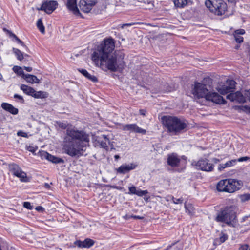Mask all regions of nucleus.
Segmentation results:
<instances>
[{
    "label": "nucleus",
    "mask_w": 250,
    "mask_h": 250,
    "mask_svg": "<svg viewBox=\"0 0 250 250\" xmlns=\"http://www.w3.org/2000/svg\"><path fill=\"white\" fill-rule=\"evenodd\" d=\"M14 98H16V99H18L19 100H20V101L22 103H24V99L22 97V96H21V95H19L17 94H15L14 95Z\"/></svg>",
    "instance_id": "49530a36"
},
{
    "label": "nucleus",
    "mask_w": 250,
    "mask_h": 250,
    "mask_svg": "<svg viewBox=\"0 0 250 250\" xmlns=\"http://www.w3.org/2000/svg\"><path fill=\"white\" fill-rule=\"evenodd\" d=\"M7 32L9 33L10 37L14 38L15 39V40L18 42V43H20L21 45L23 46H25L24 42L21 40H20L16 35H15L14 33H12L10 31L7 30Z\"/></svg>",
    "instance_id": "2f4dec72"
},
{
    "label": "nucleus",
    "mask_w": 250,
    "mask_h": 250,
    "mask_svg": "<svg viewBox=\"0 0 250 250\" xmlns=\"http://www.w3.org/2000/svg\"><path fill=\"white\" fill-rule=\"evenodd\" d=\"M23 79L28 83H39L40 80L35 75L31 74H26Z\"/></svg>",
    "instance_id": "5701e85b"
},
{
    "label": "nucleus",
    "mask_w": 250,
    "mask_h": 250,
    "mask_svg": "<svg viewBox=\"0 0 250 250\" xmlns=\"http://www.w3.org/2000/svg\"><path fill=\"white\" fill-rule=\"evenodd\" d=\"M114 42L112 39L104 40L98 49L94 51L92 55V60L97 65L101 67L105 66L112 72L123 70L125 66L124 61V55L120 52L111 53L114 49Z\"/></svg>",
    "instance_id": "f03ea898"
},
{
    "label": "nucleus",
    "mask_w": 250,
    "mask_h": 250,
    "mask_svg": "<svg viewBox=\"0 0 250 250\" xmlns=\"http://www.w3.org/2000/svg\"><path fill=\"white\" fill-rule=\"evenodd\" d=\"M132 25H133L131 23H127V24H125L122 25V28H123L124 26H130Z\"/></svg>",
    "instance_id": "13d9d810"
},
{
    "label": "nucleus",
    "mask_w": 250,
    "mask_h": 250,
    "mask_svg": "<svg viewBox=\"0 0 250 250\" xmlns=\"http://www.w3.org/2000/svg\"><path fill=\"white\" fill-rule=\"evenodd\" d=\"M47 96L48 94L47 92L42 91H36L35 90L32 96V97L35 98H45Z\"/></svg>",
    "instance_id": "a878e982"
},
{
    "label": "nucleus",
    "mask_w": 250,
    "mask_h": 250,
    "mask_svg": "<svg viewBox=\"0 0 250 250\" xmlns=\"http://www.w3.org/2000/svg\"><path fill=\"white\" fill-rule=\"evenodd\" d=\"M23 207L25 208H26L27 209H31L32 208V206L31 205V203L30 202H24V203H23Z\"/></svg>",
    "instance_id": "a18cd8bd"
},
{
    "label": "nucleus",
    "mask_w": 250,
    "mask_h": 250,
    "mask_svg": "<svg viewBox=\"0 0 250 250\" xmlns=\"http://www.w3.org/2000/svg\"><path fill=\"white\" fill-rule=\"evenodd\" d=\"M39 155L42 159H45L47 160L48 156L49 155V153L46 151L42 150L39 152Z\"/></svg>",
    "instance_id": "4c0bfd02"
},
{
    "label": "nucleus",
    "mask_w": 250,
    "mask_h": 250,
    "mask_svg": "<svg viewBox=\"0 0 250 250\" xmlns=\"http://www.w3.org/2000/svg\"><path fill=\"white\" fill-rule=\"evenodd\" d=\"M185 208L187 212L189 214L192 213L193 211V207L191 204L185 203Z\"/></svg>",
    "instance_id": "72a5a7b5"
},
{
    "label": "nucleus",
    "mask_w": 250,
    "mask_h": 250,
    "mask_svg": "<svg viewBox=\"0 0 250 250\" xmlns=\"http://www.w3.org/2000/svg\"><path fill=\"white\" fill-rule=\"evenodd\" d=\"M168 248H169V247H168V248H167L166 250H168Z\"/></svg>",
    "instance_id": "774afa93"
},
{
    "label": "nucleus",
    "mask_w": 250,
    "mask_h": 250,
    "mask_svg": "<svg viewBox=\"0 0 250 250\" xmlns=\"http://www.w3.org/2000/svg\"><path fill=\"white\" fill-rule=\"evenodd\" d=\"M235 214L234 207H226L217 213L215 220L217 222H224L229 225L235 219Z\"/></svg>",
    "instance_id": "39448f33"
},
{
    "label": "nucleus",
    "mask_w": 250,
    "mask_h": 250,
    "mask_svg": "<svg viewBox=\"0 0 250 250\" xmlns=\"http://www.w3.org/2000/svg\"><path fill=\"white\" fill-rule=\"evenodd\" d=\"M148 193L147 190H142L140 189H137L136 195L142 197L143 196L147 194Z\"/></svg>",
    "instance_id": "e433bc0d"
},
{
    "label": "nucleus",
    "mask_w": 250,
    "mask_h": 250,
    "mask_svg": "<svg viewBox=\"0 0 250 250\" xmlns=\"http://www.w3.org/2000/svg\"><path fill=\"white\" fill-rule=\"evenodd\" d=\"M172 202L175 204H182L183 203L184 199L183 198H180L179 199H176L174 198L173 196L170 197Z\"/></svg>",
    "instance_id": "c9c22d12"
},
{
    "label": "nucleus",
    "mask_w": 250,
    "mask_h": 250,
    "mask_svg": "<svg viewBox=\"0 0 250 250\" xmlns=\"http://www.w3.org/2000/svg\"><path fill=\"white\" fill-rule=\"evenodd\" d=\"M9 170L13 175L18 177L21 181L26 182L28 178L26 173L22 170L21 168L17 165L12 164L9 166Z\"/></svg>",
    "instance_id": "6e6552de"
},
{
    "label": "nucleus",
    "mask_w": 250,
    "mask_h": 250,
    "mask_svg": "<svg viewBox=\"0 0 250 250\" xmlns=\"http://www.w3.org/2000/svg\"><path fill=\"white\" fill-rule=\"evenodd\" d=\"M137 165L135 163L125 164L122 165L116 169L117 173L125 174L136 168Z\"/></svg>",
    "instance_id": "dca6fc26"
},
{
    "label": "nucleus",
    "mask_w": 250,
    "mask_h": 250,
    "mask_svg": "<svg viewBox=\"0 0 250 250\" xmlns=\"http://www.w3.org/2000/svg\"><path fill=\"white\" fill-rule=\"evenodd\" d=\"M17 134V135L19 136H21V137H25V138L28 137V135L27 134V133L23 132L21 130H20V131H18Z\"/></svg>",
    "instance_id": "79ce46f5"
},
{
    "label": "nucleus",
    "mask_w": 250,
    "mask_h": 250,
    "mask_svg": "<svg viewBox=\"0 0 250 250\" xmlns=\"http://www.w3.org/2000/svg\"><path fill=\"white\" fill-rule=\"evenodd\" d=\"M239 47H240L239 45H236L235 46V49H238L239 48Z\"/></svg>",
    "instance_id": "0e129e2a"
},
{
    "label": "nucleus",
    "mask_w": 250,
    "mask_h": 250,
    "mask_svg": "<svg viewBox=\"0 0 250 250\" xmlns=\"http://www.w3.org/2000/svg\"><path fill=\"white\" fill-rule=\"evenodd\" d=\"M97 0H81L79 7L81 10L85 13L89 12L97 3Z\"/></svg>",
    "instance_id": "f8f14e48"
},
{
    "label": "nucleus",
    "mask_w": 250,
    "mask_h": 250,
    "mask_svg": "<svg viewBox=\"0 0 250 250\" xmlns=\"http://www.w3.org/2000/svg\"><path fill=\"white\" fill-rule=\"evenodd\" d=\"M68 9L75 15H79L80 13L77 6L76 0H66L65 1Z\"/></svg>",
    "instance_id": "f3484780"
},
{
    "label": "nucleus",
    "mask_w": 250,
    "mask_h": 250,
    "mask_svg": "<svg viewBox=\"0 0 250 250\" xmlns=\"http://www.w3.org/2000/svg\"><path fill=\"white\" fill-rule=\"evenodd\" d=\"M205 5L212 13L222 15L227 11V4L222 0H206Z\"/></svg>",
    "instance_id": "423d86ee"
},
{
    "label": "nucleus",
    "mask_w": 250,
    "mask_h": 250,
    "mask_svg": "<svg viewBox=\"0 0 250 250\" xmlns=\"http://www.w3.org/2000/svg\"><path fill=\"white\" fill-rule=\"evenodd\" d=\"M145 200H147L148 198H145Z\"/></svg>",
    "instance_id": "338daca9"
},
{
    "label": "nucleus",
    "mask_w": 250,
    "mask_h": 250,
    "mask_svg": "<svg viewBox=\"0 0 250 250\" xmlns=\"http://www.w3.org/2000/svg\"><path fill=\"white\" fill-rule=\"evenodd\" d=\"M249 248V245L247 244L242 245L240 246L239 250H248Z\"/></svg>",
    "instance_id": "de8ad7c7"
},
{
    "label": "nucleus",
    "mask_w": 250,
    "mask_h": 250,
    "mask_svg": "<svg viewBox=\"0 0 250 250\" xmlns=\"http://www.w3.org/2000/svg\"><path fill=\"white\" fill-rule=\"evenodd\" d=\"M245 33V31L243 29H239L235 31L234 33V36L243 35Z\"/></svg>",
    "instance_id": "a19ab883"
},
{
    "label": "nucleus",
    "mask_w": 250,
    "mask_h": 250,
    "mask_svg": "<svg viewBox=\"0 0 250 250\" xmlns=\"http://www.w3.org/2000/svg\"><path fill=\"white\" fill-rule=\"evenodd\" d=\"M44 187L47 189H49L50 188V185L48 183H45L44 184Z\"/></svg>",
    "instance_id": "4d7b16f0"
},
{
    "label": "nucleus",
    "mask_w": 250,
    "mask_h": 250,
    "mask_svg": "<svg viewBox=\"0 0 250 250\" xmlns=\"http://www.w3.org/2000/svg\"><path fill=\"white\" fill-rule=\"evenodd\" d=\"M249 159H250V158L248 157H241V158H239L238 160H237V161H239V162L245 161Z\"/></svg>",
    "instance_id": "09e8293b"
},
{
    "label": "nucleus",
    "mask_w": 250,
    "mask_h": 250,
    "mask_svg": "<svg viewBox=\"0 0 250 250\" xmlns=\"http://www.w3.org/2000/svg\"><path fill=\"white\" fill-rule=\"evenodd\" d=\"M236 83L233 80H228L226 83L217 88V91L222 95L231 92L235 87Z\"/></svg>",
    "instance_id": "1a4fd4ad"
},
{
    "label": "nucleus",
    "mask_w": 250,
    "mask_h": 250,
    "mask_svg": "<svg viewBox=\"0 0 250 250\" xmlns=\"http://www.w3.org/2000/svg\"><path fill=\"white\" fill-rule=\"evenodd\" d=\"M236 163L237 160L236 159H233L230 161H229L225 163V164H220L218 166V169L219 171H221L226 167H229L233 166H234L236 164Z\"/></svg>",
    "instance_id": "4be33fe9"
},
{
    "label": "nucleus",
    "mask_w": 250,
    "mask_h": 250,
    "mask_svg": "<svg viewBox=\"0 0 250 250\" xmlns=\"http://www.w3.org/2000/svg\"><path fill=\"white\" fill-rule=\"evenodd\" d=\"M140 113L141 115H142L143 116H145V113H146V111L144 109H140Z\"/></svg>",
    "instance_id": "5fc2aeb1"
},
{
    "label": "nucleus",
    "mask_w": 250,
    "mask_h": 250,
    "mask_svg": "<svg viewBox=\"0 0 250 250\" xmlns=\"http://www.w3.org/2000/svg\"><path fill=\"white\" fill-rule=\"evenodd\" d=\"M131 218L133 219H141L143 218V217H140V216H137V215H131Z\"/></svg>",
    "instance_id": "3c124183"
},
{
    "label": "nucleus",
    "mask_w": 250,
    "mask_h": 250,
    "mask_svg": "<svg viewBox=\"0 0 250 250\" xmlns=\"http://www.w3.org/2000/svg\"><path fill=\"white\" fill-rule=\"evenodd\" d=\"M219 160H218V159H214V162H215L217 163V162H219Z\"/></svg>",
    "instance_id": "e2e57ef3"
},
{
    "label": "nucleus",
    "mask_w": 250,
    "mask_h": 250,
    "mask_svg": "<svg viewBox=\"0 0 250 250\" xmlns=\"http://www.w3.org/2000/svg\"><path fill=\"white\" fill-rule=\"evenodd\" d=\"M57 125L66 129L63 140L62 149L71 157H79L83 155L84 148L89 146L90 136L83 130H79L67 122H57Z\"/></svg>",
    "instance_id": "f257e3e1"
},
{
    "label": "nucleus",
    "mask_w": 250,
    "mask_h": 250,
    "mask_svg": "<svg viewBox=\"0 0 250 250\" xmlns=\"http://www.w3.org/2000/svg\"><path fill=\"white\" fill-rule=\"evenodd\" d=\"M241 181L237 180L234 179H228V186L227 192L232 193L236 190H239L242 186Z\"/></svg>",
    "instance_id": "9b49d317"
},
{
    "label": "nucleus",
    "mask_w": 250,
    "mask_h": 250,
    "mask_svg": "<svg viewBox=\"0 0 250 250\" xmlns=\"http://www.w3.org/2000/svg\"><path fill=\"white\" fill-rule=\"evenodd\" d=\"M79 71L86 78L92 82H96L98 81L97 78L95 76L91 75L86 70L82 69L80 70Z\"/></svg>",
    "instance_id": "393cba45"
},
{
    "label": "nucleus",
    "mask_w": 250,
    "mask_h": 250,
    "mask_svg": "<svg viewBox=\"0 0 250 250\" xmlns=\"http://www.w3.org/2000/svg\"><path fill=\"white\" fill-rule=\"evenodd\" d=\"M145 200H147L148 198H145Z\"/></svg>",
    "instance_id": "69168bd1"
},
{
    "label": "nucleus",
    "mask_w": 250,
    "mask_h": 250,
    "mask_svg": "<svg viewBox=\"0 0 250 250\" xmlns=\"http://www.w3.org/2000/svg\"><path fill=\"white\" fill-rule=\"evenodd\" d=\"M114 158H115V160H118V159H119L120 156L118 155H115L114 156Z\"/></svg>",
    "instance_id": "bf43d9fd"
},
{
    "label": "nucleus",
    "mask_w": 250,
    "mask_h": 250,
    "mask_svg": "<svg viewBox=\"0 0 250 250\" xmlns=\"http://www.w3.org/2000/svg\"><path fill=\"white\" fill-rule=\"evenodd\" d=\"M0 80L3 81V76L0 73Z\"/></svg>",
    "instance_id": "052dcab7"
},
{
    "label": "nucleus",
    "mask_w": 250,
    "mask_h": 250,
    "mask_svg": "<svg viewBox=\"0 0 250 250\" xmlns=\"http://www.w3.org/2000/svg\"><path fill=\"white\" fill-rule=\"evenodd\" d=\"M229 2H233L235 0H227Z\"/></svg>",
    "instance_id": "680f3d73"
},
{
    "label": "nucleus",
    "mask_w": 250,
    "mask_h": 250,
    "mask_svg": "<svg viewBox=\"0 0 250 250\" xmlns=\"http://www.w3.org/2000/svg\"><path fill=\"white\" fill-rule=\"evenodd\" d=\"M186 157L185 156H179L175 153L168 155L167 163L172 167H178V171H181L185 168L187 164Z\"/></svg>",
    "instance_id": "0eeeda50"
},
{
    "label": "nucleus",
    "mask_w": 250,
    "mask_h": 250,
    "mask_svg": "<svg viewBox=\"0 0 250 250\" xmlns=\"http://www.w3.org/2000/svg\"><path fill=\"white\" fill-rule=\"evenodd\" d=\"M24 69L28 71V72H31L32 70V68L31 67H24Z\"/></svg>",
    "instance_id": "864d4df0"
},
{
    "label": "nucleus",
    "mask_w": 250,
    "mask_h": 250,
    "mask_svg": "<svg viewBox=\"0 0 250 250\" xmlns=\"http://www.w3.org/2000/svg\"><path fill=\"white\" fill-rule=\"evenodd\" d=\"M26 148L27 150L33 153H34L38 149V146L33 144L26 146Z\"/></svg>",
    "instance_id": "f704fd0d"
},
{
    "label": "nucleus",
    "mask_w": 250,
    "mask_h": 250,
    "mask_svg": "<svg viewBox=\"0 0 250 250\" xmlns=\"http://www.w3.org/2000/svg\"><path fill=\"white\" fill-rule=\"evenodd\" d=\"M240 199L242 202H245L250 199V194H245L240 196Z\"/></svg>",
    "instance_id": "58836bf2"
},
{
    "label": "nucleus",
    "mask_w": 250,
    "mask_h": 250,
    "mask_svg": "<svg viewBox=\"0 0 250 250\" xmlns=\"http://www.w3.org/2000/svg\"><path fill=\"white\" fill-rule=\"evenodd\" d=\"M98 143L101 147L107 149L108 145L110 144V140L107 135H102L98 138Z\"/></svg>",
    "instance_id": "6ab92c4d"
},
{
    "label": "nucleus",
    "mask_w": 250,
    "mask_h": 250,
    "mask_svg": "<svg viewBox=\"0 0 250 250\" xmlns=\"http://www.w3.org/2000/svg\"><path fill=\"white\" fill-rule=\"evenodd\" d=\"M1 107L5 111L10 113L13 115H17L18 113V109L14 107L12 104L3 103L1 105Z\"/></svg>",
    "instance_id": "aec40b11"
},
{
    "label": "nucleus",
    "mask_w": 250,
    "mask_h": 250,
    "mask_svg": "<svg viewBox=\"0 0 250 250\" xmlns=\"http://www.w3.org/2000/svg\"><path fill=\"white\" fill-rule=\"evenodd\" d=\"M20 88L23 91L24 93L31 96H33V94L34 92V88L25 84H21L20 86Z\"/></svg>",
    "instance_id": "b1692460"
},
{
    "label": "nucleus",
    "mask_w": 250,
    "mask_h": 250,
    "mask_svg": "<svg viewBox=\"0 0 250 250\" xmlns=\"http://www.w3.org/2000/svg\"><path fill=\"white\" fill-rule=\"evenodd\" d=\"M58 3L57 1L51 0L46 1L42 3L40 10L44 11L47 14H51L57 8Z\"/></svg>",
    "instance_id": "ddd939ff"
},
{
    "label": "nucleus",
    "mask_w": 250,
    "mask_h": 250,
    "mask_svg": "<svg viewBox=\"0 0 250 250\" xmlns=\"http://www.w3.org/2000/svg\"><path fill=\"white\" fill-rule=\"evenodd\" d=\"M76 246L79 248H88L91 247L94 244V241L90 239L86 238L84 241H76L75 242Z\"/></svg>",
    "instance_id": "a211bd4d"
},
{
    "label": "nucleus",
    "mask_w": 250,
    "mask_h": 250,
    "mask_svg": "<svg viewBox=\"0 0 250 250\" xmlns=\"http://www.w3.org/2000/svg\"><path fill=\"white\" fill-rule=\"evenodd\" d=\"M37 26L40 32L44 34L45 32V28L41 19H40L38 20L37 22Z\"/></svg>",
    "instance_id": "7c9ffc66"
},
{
    "label": "nucleus",
    "mask_w": 250,
    "mask_h": 250,
    "mask_svg": "<svg viewBox=\"0 0 250 250\" xmlns=\"http://www.w3.org/2000/svg\"><path fill=\"white\" fill-rule=\"evenodd\" d=\"M245 95L246 96L249 98V99L250 101V89L246 91Z\"/></svg>",
    "instance_id": "8fccbe9b"
},
{
    "label": "nucleus",
    "mask_w": 250,
    "mask_h": 250,
    "mask_svg": "<svg viewBox=\"0 0 250 250\" xmlns=\"http://www.w3.org/2000/svg\"><path fill=\"white\" fill-rule=\"evenodd\" d=\"M235 41L238 43H241L243 42V38L240 35L234 36Z\"/></svg>",
    "instance_id": "37998d69"
},
{
    "label": "nucleus",
    "mask_w": 250,
    "mask_h": 250,
    "mask_svg": "<svg viewBox=\"0 0 250 250\" xmlns=\"http://www.w3.org/2000/svg\"><path fill=\"white\" fill-rule=\"evenodd\" d=\"M109 187L111 188L117 189H121L122 188L116 186H109Z\"/></svg>",
    "instance_id": "603ef678"
},
{
    "label": "nucleus",
    "mask_w": 250,
    "mask_h": 250,
    "mask_svg": "<svg viewBox=\"0 0 250 250\" xmlns=\"http://www.w3.org/2000/svg\"><path fill=\"white\" fill-rule=\"evenodd\" d=\"M196 168L202 171H211L213 169V165L209 163L207 159H201L195 163Z\"/></svg>",
    "instance_id": "9d476101"
},
{
    "label": "nucleus",
    "mask_w": 250,
    "mask_h": 250,
    "mask_svg": "<svg viewBox=\"0 0 250 250\" xmlns=\"http://www.w3.org/2000/svg\"><path fill=\"white\" fill-rule=\"evenodd\" d=\"M227 98L233 102L239 103H245L246 101V97L244 96L240 91L235 93H230L227 96Z\"/></svg>",
    "instance_id": "2eb2a0df"
},
{
    "label": "nucleus",
    "mask_w": 250,
    "mask_h": 250,
    "mask_svg": "<svg viewBox=\"0 0 250 250\" xmlns=\"http://www.w3.org/2000/svg\"><path fill=\"white\" fill-rule=\"evenodd\" d=\"M192 94L198 98H203L206 101L217 104H225V100L217 93L210 90V86L202 83H195Z\"/></svg>",
    "instance_id": "7ed1b4c3"
},
{
    "label": "nucleus",
    "mask_w": 250,
    "mask_h": 250,
    "mask_svg": "<svg viewBox=\"0 0 250 250\" xmlns=\"http://www.w3.org/2000/svg\"><path fill=\"white\" fill-rule=\"evenodd\" d=\"M122 128L124 131H129L130 132L141 133L145 134L146 130L138 126L135 124H130L123 125Z\"/></svg>",
    "instance_id": "4468645a"
},
{
    "label": "nucleus",
    "mask_w": 250,
    "mask_h": 250,
    "mask_svg": "<svg viewBox=\"0 0 250 250\" xmlns=\"http://www.w3.org/2000/svg\"><path fill=\"white\" fill-rule=\"evenodd\" d=\"M13 51L18 60L21 61L23 59V54L19 49L13 48Z\"/></svg>",
    "instance_id": "c85d7f7f"
},
{
    "label": "nucleus",
    "mask_w": 250,
    "mask_h": 250,
    "mask_svg": "<svg viewBox=\"0 0 250 250\" xmlns=\"http://www.w3.org/2000/svg\"><path fill=\"white\" fill-rule=\"evenodd\" d=\"M164 125L168 132L177 134L187 127L186 123L175 117L164 116L162 118Z\"/></svg>",
    "instance_id": "20e7f679"
},
{
    "label": "nucleus",
    "mask_w": 250,
    "mask_h": 250,
    "mask_svg": "<svg viewBox=\"0 0 250 250\" xmlns=\"http://www.w3.org/2000/svg\"><path fill=\"white\" fill-rule=\"evenodd\" d=\"M47 160L55 164L60 163L63 162V160L62 159L56 157L50 154H49Z\"/></svg>",
    "instance_id": "bb28decb"
},
{
    "label": "nucleus",
    "mask_w": 250,
    "mask_h": 250,
    "mask_svg": "<svg viewBox=\"0 0 250 250\" xmlns=\"http://www.w3.org/2000/svg\"><path fill=\"white\" fill-rule=\"evenodd\" d=\"M123 218L126 220H128L130 218H131V215H125L124 216H123Z\"/></svg>",
    "instance_id": "6e6d98bb"
},
{
    "label": "nucleus",
    "mask_w": 250,
    "mask_h": 250,
    "mask_svg": "<svg viewBox=\"0 0 250 250\" xmlns=\"http://www.w3.org/2000/svg\"><path fill=\"white\" fill-rule=\"evenodd\" d=\"M129 192L128 194H135L136 193L137 188L135 186H132L129 188Z\"/></svg>",
    "instance_id": "ea45409f"
},
{
    "label": "nucleus",
    "mask_w": 250,
    "mask_h": 250,
    "mask_svg": "<svg viewBox=\"0 0 250 250\" xmlns=\"http://www.w3.org/2000/svg\"><path fill=\"white\" fill-rule=\"evenodd\" d=\"M13 71L16 73L18 75L21 76L23 78L26 75L24 74L22 68L18 66H14L12 68Z\"/></svg>",
    "instance_id": "cd10ccee"
},
{
    "label": "nucleus",
    "mask_w": 250,
    "mask_h": 250,
    "mask_svg": "<svg viewBox=\"0 0 250 250\" xmlns=\"http://www.w3.org/2000/svg\"><path fill=\"white\" fill-rule=\"evenodd\" d=\"M228 239L227 235L225 234H222L219 238L220 242L221 243L224 242Z\"/></svg>",
    "instance_id": "c03bdc74"
},
{
    "label": "nucleus",
    "mask_w": 250,
    "mask_h": 250,
    "mask_svg": "<svg viewBox=\"0 0 250 250\" xmlns=\"http://www.w3.org/2000/svg\"><path fill=\"white\" fill-rule=\"evenodd\" d=\"M7 32L9 33L10 37L14 38L15 39V40L18 42V43H20L21 45L23 46H25L24 42L21 40H20L16 35H15L14 33H12L10 31L7 30Z\"/></svg>",
    "instance_id": "473e14b6"
},
{
    "label": "nucleus",
    "mask_w": 250,
    "mask_h": 250,
    "mask_svg": "<svg viewBox=\"0 0 250 250\" xmlns=\"http://www.w3.org/2000/svg\"><path fill=\"white\" fill-rule=\"evenodd\" d=\"M174 3L177 7H183L187 3V0H174Z\"/></svg>",
    "instance_id": "c756f323"
},
{
    "label": "nucleus",
    "mask_w": 250,
    "mask_h": 250,
    "mask_svg": "<svg viewBox=\"0 0 250 250\" xmlns=\"http://www.w3.org/2000/svg\"><path fill=\"white\" fill-rule=\"evenodd\" d=\"M228 179L220 180L217 184L216 188L220 192H227Z\"/></svg>",
    "instance_id": "412c9836"
}]
</instances>
